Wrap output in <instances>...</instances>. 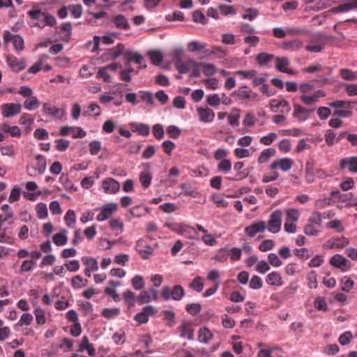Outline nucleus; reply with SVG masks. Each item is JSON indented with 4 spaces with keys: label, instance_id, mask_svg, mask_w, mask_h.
<instances>
[{
    "label": "nucleus",
    "instance_id": "f257e3e1",
    "mask_svg": "<svg viewBox=\"0 0 357 357\" xmlns=\"http://www.w3.org/2000/svg\"><path fill=\"white\" fill-rule=\"evenodd\" d=\"M355 102L349 100H337L328 103V106L337 109L332 114L333 116L337 118H349L350 117L352 112L351 104Z\"/></svg>",
    "mask_w": 357,
    "mask_h": 357
},
{
    "label": "nucleus",
    "instance_id": "f03ea898",
    "mask_svg": "<svg viewBox=\"0 0 357 357\" xmlns=\"http://www.w3.org/2000/svg\"><path fill=\"white\" fill-rule=\"evenodd\" d=\"M27 15L33 20L39 19L40 17H43V24L40 22H35L32 26L43 28L45 26H49L53 27L56 24V18L52 14L43 12L40 9L29 10Z\"/></svg>",
    "mask_w": 357,
    "mask_h": 357
},
{
    "label": "nucleus",
    "instance_id": "7ed1b4c3",
    "mask_svg": "<svg viewBox=\"0 0 357 357\" xmlns=\"http://www.w3.org/2000/svg\"><path fill=\"white\" fill-rule=\"evenodd\" d=\"M185 296V290L181 285H175L172 289L165 286L161 289V296L165 301L172 298L174 301H181Z\"/></svg>",
    "mask_w": 357,
    "mask_h": 357
},
{
    "label": "nucleus",
    "instance_id": "20e7f679",
    "mask_svg": "<svg viewBox=\"0 0 357 357\" xmlns=\"http://www.w3.org/2000/svg\"><path fill=\"white\" fill-rule=\"evenodd\" d=\"M282 213L280 209L275 210L271 214L269 220L266 224L268 230L270 232L273 234H277L280 231L282 225Z\"/></svg>",
    "mask_w": 357,
    "mask_h": 357
},
{
    "label": "nucleus",
    "instance_id": "39448f33",
    "mask_svg": "<svg viewBox=\"0 0 357 357\" xmlns=\"http://www.w3.org/2000/svg\"><path fill=\"white\" fill-rule=\"evenodd\" d=\"M314 110L315 108H307L298 104H294L292 116L298 121L305 122L314 113Z\"/></svg>",
    "mask_w": 357,
    "mask_h": 357
},
{
    "label": "nucleus",
    "instance_id": "423d86ee",
    "mask_svg": "<svg viewBox=\"0 0 357 357\" xmlns=\"http://www.w3.org/2000/svg\"><path fill=\"white\" fill-rule=\"evenodd\" d=\"M231 96L240 100H255L257 98V94L253 92L247 86H241L234 91Z\"/></svg>",
    "mask_w": 357,
    "mask_h": 357
},
{
    "label": "nucleus",
    "instance_id": "0eeeda50",
    "mask_svg": "<svg viewBox=\"0 0 357 357\" xmlns=\"http://www.w3.org/2000/svg\"><path fill=\"white\" fill-rule=\"evenodd\" d=\"M117 204L116 203H108L103 205L101 208H97L100 213L97 216V220L102 222L107 220L116 210Z\"/></svg>",
    "mask_w": 357,
    "mask_h": 357
},
{
    "label": "nucleus",
    "instance_id": "6e6552de",
    "mask_svg": "<svg viewBox=\"0 0 357 357\" xmlns=\"http://www.w3.org/2000/svg\"><path fill=\"white\" fill-rule=\"evenodd\" d=\"M342 170L348 169L352 174H357V156H350L342 158L339 162Z\"/></svg>",
    "mask_w": 357,
    "mask_h": 357
},
{
    "label": "nucleus",
    "instance_id": "1a4fd4ad",
    "mask_svg": "<svg viewBox=\"0 0 357 357\" xmlns=\"http://www.w3.org/2000/svg\"><path fill=\"white\" fill-rule=\"evenodd\" d=\"M330 264L340 269L343 272H345L350 268L349 261L339 254H336L331 257Z\"/></svg>",
    "mask_w": 357,
    "mask_h": 357
},
{
    "label": "nucleus",
    "instance_id": "9d476101",
    "mask_svg": "<svg viewBox=\"0 0 357 357\" xmlns=\"http://www.w3.org/2000/svg\"><path fill=\"white\" fill-rule=\"evenodd\" d=\"M21 109L20 103H6L1 106V114L3 117L9 118L20 114Z\"/></svg>",
    "mask_w": 357,
    "mask_h": 357
},
{
    "label": "nucleus",
    "instance_id": "9b49d317",
    "mask_svg": "<svg viewBox=\"0 0 357 357\" xmlns=\"http://www.w3.org/2000/svg\"><path fill=\"white\" fill-rule=\"evenodd\" d=\"M275 68L276 69L283 73L288 75H296V71L288 68L287 67L290 65L289 59L285 56H276L275 58Z\"/></svg>",
    "mask_w": 357,
    "mask_h": 357
},
{
    "label": "nucleus",
    "instance_id": "f8f14e48",
    "mask_svg": "<svg viewBox=\"0 0 357 357\" xmlns=\"http://www.w3.org/2000/svg\"><path fill=\"white\" fill-rule=\"evenodd\" d=\"M123 56H125L126 59V62L125 63V65L127 67H129L132 62H135V63H137L139 65L144 64L143 66H140L139 68L142 69L145 68L146 67V65L144 63V58L137 52H126L123 53Z\"/></svg>",
    "mask_w": 357,
    "mask_h": 357
},
{
    "label": "nucleus",
    "instance_id": "ddd939ff",
    "mask_svg": "<svg viewBox=\"0 0 357 357\" xmlns=\"http://www.w3.org/2000/svg\"><path fill=\"white\" fill-rule=\"evenodd\" d=\"M267 227V225L264 221H258L254 222L244 229L246 236L249 237H254L257 233H262Z\"/></svg>",
    "mask_w": 357,
    "mask_h": 357
},
{
    "label": "nucleus",
    "instance_id": "4468645a",
    "mask_svg": "<svg viewBox=\"0 0 357 357\" xmlns=\"http://www.w3.org/2000/svg\"><path fill=\"white\" fill-rule=\"evenodd\" d=\"M155 312V308L152 305H147L143 307L142 311L137 313L134 319L139 323V324H146L149 321L150 316Z\"/></svg>",
    "mask_w": 357,
    "mask_h": 357
},
{
    "label": "nucleus",
    "instance_id": "2eb2a0df",
    "mask_svg": "<svg viewBox=\"0 0 357 357\" xmlns=\"http://www.w3.org/2000/svg\"><path fill=\"white\" fill-rule=\"evenodd\" d=\"M43 111L46 115L59 120L64 116L66 113L64 109L57 107H52L51 105L47 102L43 103Z\"/></svg>",
    "mask_w": 357,
    "mask_h": 357
},
{
    "label": "nucleus",
    "instance_id": "dca6fc26",
    "mask_svg": "<svg viewBox=\"0 0 357 357\" xmlns=\"http://www.w3.org/2000/svg\"><path fill=\"white\" fill-rule=\"evenodd\" d=\"M178 330L181 337L187 338L189 340L194 339V329L189 321H183L178 327Z\"/></svg>",
    "mask_w": 357,
    "mask_h": 357
},
{
    "label": "nucleus",
    "instance_id": "f3484780",
    "mask_svg": "<svg viewBox=\"0 0 357 357\" xmlns=\"http://www.w3.org/2000/svg\"><path fill=\"white\" fill-rule=\"evenodd\" d=\"M144 240L139 239L137 241L135 249L143 259H147L153 253V248L149 245H144Z\"/></svg>",
    "mask_w": 357,
    "mask_h": 357
},
{
    "label": "nucleus",
    "instance_id": "a211bd4d",
    "mask_svg": "<svg viewBox=\"0 0 357 357\" xmlns=\"http://www.w3.org/2000/svg\"><path fill=\"white\" fill-rule=\"evenodd\" d=\"M82 261L85 265L84 274L87 277H91V273L98 271V264L96 259L90 257H83Z\"/></svg>",
    "mask_w": 357,
    "mask_h": 357
},
{
    "label": "nucleus",
    "instance_id": "6ab92c4d",
    "mask_svg": "<svg viewBox=\"0 0 357 357\" xmlns=\"http://www.w3.org/2000/svg\"><path fill=\"white\" fill-rule=\"evenodd\" d=\"M102 187L106 193L114 194L120 189L119 183L112 178H108L102 182Z\"/></svg>",
    "mask_w": 357,
    "mask_h": 357
},
{
    "label": "nucleus",
    "instance_id": "aec40b11",
    "mask_svg": "<svg viewBox=\"0 0 357 357\" xmlns=\"http://www.w3.org/2000/svg\"><path fill=\"white\" fill-rule=\"evenodd\" d=\"M7 63L14 72H19L26 67L24 59H18L14 56H8Z\"/></svg>",
    "mask_w": 357,
    "mask_h": 357
},
{
    "label": "nucleus",
    "instance_id": "412c9836",
    "mask_svg": "<svg viewBox=\"0 0 357 357\" xmlns=\"http://www.w3.org/2000/svg\"><path fill=\"white\" fill-rule=\"evenodd\" d=\"M348 3L340 4L329 10L331 13H347L357 8V0L349 1Z\"/></svg>",
    "mask_w": 357,
    "mask_h": 357
},
{
    "label": "nucleus",
    "instance_id": "4be33fe9",
    "mask_svg": "<svg viewBox=\"0 0 357 357\" xmlns=\"http://www.w3.org/2000/svg\"><path fill=\"white\" fill-rule=\"evenodd\" d=\"M293 165V162L290 158H282L274 161L270 166L271 169L274 170L280 168L284 172H287L291 169Z\"/></svg>",
    "mask_w": 357,
    "mask_h": 357
},
{
    "label": "nucleus",
    "instance_id": "5701e85b",
    "mask_svg": "<svg viewBox=\"0 0 357 357\" xmlns=\"http://www.w3.org/2000/svg\"><path fill=\"white\" fill-rule=\"evenodd\" d=\"M179 231L182 235L189 239H199V234L195 228L181 224L178 225Z\"/></svg>",
    "mask_w": 357,
    "mask_h": 357
},
{
    "label": "nucleus",
    "instance_id": "b1692460",
    "mask_svg": "<svg viewBox=\"0 0 357 357\" xmlns=\"http://www.w3.org/2000/svg\"><path fill=\"white\" fill-rule=\"evenodd\" d=\"M199 120L204 123H211L215 118V113L209 108L199 107L197 109Z\"/></svg>",
    "mask_w": 357,
    "mask_h": 357
},
{
    "label": "nucleus",
    "instance_id": "393cba45",
    "mask_svg": "<svg viewBox=\"0 0 357 357\" xmlns=\"http://www.w3.org/2000/svg\"><path fill=\"white\" fill-rule=\"evenodd\" d=\"M78 351L80 352L86 351L91 356L96 355V349L93 345L89 342V338L86 336H84L82 338L81 342L79 344Z\"/></svg>",
    "mask_w": 357,
    "mask_h": 357
},
{
    "label": "nucleus",
    "instance_id": "a878e982",
    "mask_svg": "<svg viewBox=\"0 0 357 357\" xmlns=\"http://www.w3.org/2000/svg\"><path fill=\"white\" fill-rule=\"evenodd\" d=\"M266 282L271 286L280 287L283 284L282 278L277 271H273L266 277Z\"/></svg>",
    "mask_w": 357,
    "mask_h": 357
},
{
    "label": "nucleus",
    "instance_id": "bb28decb",
    "mask_svg": "<svg viewBox=\"0 0 357 357\" xmlns=\"http://www.w3.org/2000/svg\"><path fill=\"white\" fill-rule=\"evenodd\" d=\"M270 107L271 110L274 112H277L280 107L283 108L284 109L281 110V112L284 111L289 112L290 110V107L288 102L286 100H278L275 99H273L270 101Z\"/></svg>",
    "mask_w": 357,
    "mask_h": 357
},
{
    "label": "nucleus",
    "instance_id": "cd10ccee",
    "mask_svg": "<svg viewBox=\"0 0 357 357\" xmlns=\"http://www.w3.org/2000/svg\"><path fill=\"white\" fill-rule=\"evenodd\" d=\"M276 56L273 54L260 52L257 55L256 61L260 66H267L268 63L275 61Z\"/></svg>",
    "mask_w": 357,
    "mask_h": 357
},
{
    "label": "nucleus",
    "instance_id": "c85d7f7f",
    "mask_svg": "<svg viewBox=\"0 0 357 357\" xmlns=\"http://www.w3.org/2000/svg\"><path fill=\"white\" fill-rule=\"evenodd\" d=\"M116 27L121 29L129 30L130 26L124 15L119 14L114 17L112 20Z\"/></svg>",
    "mask_w": 357,
    "mask_h": 357
},
{
    "label": "nucleus",
    "instance_id": "c756f323",
    "mask_svg": "<svg viewBox=\"0 0 357 357\" xmlns=\"http://www.w3.org/2000/svg\"><path fill=\"white\" fill-rule=\"evenodd\" d=\"M349 241L347 238L341 237L340 238L334 239L333 241H328L326 244V247L329 248H343L348 245Z\"/></svg>",
    "mask_w": 357,
    "mask_h": 357
},
{
    "label": "nucleus",
    "instance_id": "7c9ffc66",
    "mask_svg": "<svg viewBox=\"0 0 357 357\" xmlns=\"http://www.w3.org/2000/svg\"><path fill=\"white\" fill-rule=\"evenodd\" d=\"M281 46L285 50L296 51L302 48L303 47V44L300 40L295 39L293 40L284 41Z\"/></svg>",
    "mask_w": 357,
    "mask_h": 357
},
{
    "label": "nucleus",
    "instance_id": "2f4dec72",
    "mask_svg": "<svg viewBox=\"0 0 357 357\" xmlns=\"http://www.w3.org/2000/svg\"><path fill=\"white\" fill-rule=\"evenodd\" d=\"M213 335L210 330L206 327H202L198 331V340L201 343L207 344Z\"/></svg>",
    "mask_w": 357,
    "mask_h": 357
},
{
    "label": "nucleus",
    "instance_id": "473e14b6",
    "mask_svg": "<svg viewBox=\"0 0 357 357\" xmlns=\"http://www.w3.org/2000/svg\"><path fill=\"white\" fill-rule=\"evenodd\" d=\"M133 132H137L139 135L146 137L150 133V127L146 123H132L130 124Z\"/></svg>",
    "mask_w": 357,
    "mask_h": 357
},
{
    "label": "nucleus",
    "instance_id": "72a5a7b5",
    "mask_svg": "<svg viewBox=\"0 0 357 357\" xmlns=\"http://www.w3.org/2000/svg\"><path fill=\"white\" fill-rule=\"evenodd\" d=\"M276 154V151L273 148H267L264 149L257 159L260 164L267 162L269 159Z\"/></svg>",
    "mask_w": 357,
    "mask_h": 357
},
{
    "label": "nucleus",
    "instance_id": "f704fd0d",
    "mask_svg": "<svg viewBox=\"0 0 357 357\" xmlns=\"http://www.w3.org/2000/svg\"><path fill=\"white\" fill-rule=\"evenodd\" d=\"M39 105L40 101L36 96H31L27 98L23 103L24 107L29 111H32L37 109Z\"/></svg>",
    "mask_w": 357,
    "mask_h": 357
},
{
    "label": "nucleus",
    "instance_id": "c9c22d12",
    "mask_svg": "<svg viewBox=\"0 0 357 357\" xmlns=\"http://www.w3.org/2000/svg\"><path fill=\"white\" fill-rule=\"evenodd\" d=\"M101 114L100 107L96 103H91L88 107L87 110H84L82 113V115L84 116H99Z\"/></svg>",
    "mask_w": 357,
    "mask_h": 357
},
{
    "label": "nucleus",
    "instance_id": "e433bc0d",
    "mask_svg": "<svg viewBox=\"0 0 357 357\" xmlns=\"http://www.w3.org/2000/svg\"><path fill=\"white\" fill-rule=\"evenodd\" d=\"M67 231L63 230L60 233L54 234L53 236V242L57 246H62L67 243L68 237L66 236Z\"/></svg>",
    "mask_w": 357,
    "mask_h": 357
},
{
    "label": "nucleus",
    "instance_id": "4c0bfd02",
    "mask_svg": "<svg viewBox=\"0 0 357 357\" xmlns=\"http://www.w3.org/2000/svg\"><path fill=\"white\" fill-rule=\"evenodd\" d=\"M148 55L154 66H160L163 61V54L160 51H149Z\"/></svg>",
    "mask_w": 357,
    "mask_h": 357
},
{
    "label": "nucleus",
    "instance_id": "58836bf2",
    "mask_svg": "<svg viewBox=\"0 0 357 357\" xmlns=\"http://www.w3.org/2000/svg\"><path fill=\"white\" fill-rule=\"evenodd\" d=\"M123 296L126 304L128 307H134L136 301H137L135 294L131 290H126L123 294Z\"/></svg>",
    "mask_w": 357,
    "mask_h": 357
},
{
    "label": "nucleus",
    "instance_id": "ea45409f",
    "mask_svg": "<svg viewBox=\"0 0 357 357\" xmlns=\"http://www.w3.org/2000/svg\"><path fill=\"white\" fill-rule=\"evenodd\" d=\"M206 47V43L197 40H193L188 43V50L190 52H202Z\"/></svg>",
    "mask_w": 357,
    "mask_h": 357
},
{
    "label": "nucleus",
    "instance_id": "a19ab883",
    "mask_svg": "<svg viewBox=\"0 0 357 357\" xmlns=\"http://www.w3.org/2000/svg\"><path fill=\"white\" fill-rule=\"evenodd\" d=\"M36 160H37V163L35 170L37 171L39 174H43L47 166L45 158L43 155L38 154L36 156Z\"/></svg>",
    "mask_w": 357,
    "mask_h": 357
},
{
    "label": "nucleus",
    "instance_id": "79ce46f5",
    "mask_svg": "<svg viewBox=\"0 0 357 357\" xmlns=\"http://www.w3.org/2000/svg\"><path fill=\"white\" fill-rule=\"evenodd\" d=\"M245 13L241 16L243 20H254L259 15V10L255 8H244Z\"/></svg>",
    "mask_w": 357,
    "mask_h": 357
},
{
    "label": "nucleus",
    "instance_id": "37998d69",
    "mask_svg": "<svg viewBox=\"0 0 357 357\" xmlns=\"http://www.w3.org/2000/svg\"><path fill=\"white\" fill-rule=\"evenodd\" d=\"M64 220L68 227L73 228L76 223V216L75 211L73 210L69 209L64 216Z\"/></svg>",
    "mask_w": 357,
    "mask_h": 357
},
{
    "label": "nucleus",
    "instance_id": "c03bdc74",
    "mask_svg": "<svg viewBox=\"0 0 357 357\" xmlns=\"http://www.w3.org/2000/svg\"><path fill=\"white\" fill-rule=\"evenodd\" d=\"M200 66L203 68V73L206 76H212L217 73V68L213 63H200Z\"/></svg>",
    "mask_w": 357,
    "mask_h": 357
},
{
    "label": "nucleus",
    "instance_id": "a18cd8bd",
    "mask_svg": "<svg viewBox=\"0 0 357 357\" xmlns=\"http://www.w3.org/2000/svg\"><path fill=\"white\" fill-rule=\"evenodd\" d=\"M131 282L133 288L137 291L142 290L145 287L144 278L139 275H135Z\"/></svg>",
    "mask_w": 357,
    "mask_h": 357
},
{
    "label": "nucleus",
    "instance_id": "49530a36",
    "mask_svg": "<svg viewBox=\"0 0 357 357\" xmlns=\"http://www.w3.org/2000/svg\"><path fill=\"white\" fill-rule=\"evenodd\" d=\"M37 217L39 219H45L47 217V204L43 202L38 203L36 206Z\"/></svg>",
    "mask_w": 357,
    "mask_h": 357
},
{
    "label": "nucleus",
    "instance_id": "de8ad7c7",
    "mask_svg": "<svg viewBox=\"0 0 357 357\" xmlns=\"http://www.w3.org/2000/svg\"><path fill=\"white\" fill-rule=\"evenodd\" d=\"M294 253L296 256L301 258L303 260L309 259L313 254L312 250L305 248L301 249H294Z\"/></svg>",
    "mask_w": 357,
    "mask_h": 357
},
{
    "label": "nucleus",
    "instance_id": "09e8293b",
    "mask_svg": "<svg viewBox=\"0 0 357 357\" xmlns=\"http://www.w3.org/2000/svg\"><path fill=\"white\" fill-rule=\"evenodd\" d=\"M229 123L231 126H237L239 124L240 114L239 109H233L232 113L227 116Z\"/></svg>",
    "mask_w": 357,
    "mask_h": 357
},
{
    "label": "nucleus",
    "instance_id": "8fccbe9b",
    "mask_svg": "<svg viewBox=\"0 0 357 357\" xmlns=\"http://www.w3.org/2000/svg\"><path fill=\"white\" fill-rule=\"evenodd\" d=\"M36 266V261L31 259H26L22 261L20 273H26L32 271Z\"/></svg>",
    "mask_w": 357,
    "mask_h": 357
},
{
    "label": "nucleus",
    "instance_id": "3c124183",
    "mask_svg": "<svg viewBox=\"0 0 357 357\" xmlns=\"http://www.w3.org/2000/svg\"><path fill=\"white\" fill-rule=\"evenodd\" d=\"M190 287L197 292H201L204 289V282L200 276H196L190 284Z\"/></svg>",
    "mask_w": 357,
    "mask_h": 357
},
{
    "label": "nucleus",
    "instance_id": "603ef678",
    "mask_svg": "<svg viewBox=\"0 0 357 357\" xmlns=\"http://www.w3.org/2000/svg\"><path fill=\"white\" fill-rule=\"evenodd\" d=\"M87 283V280L83 279L80 275L74 276L71 280L72 286L76 289L84 287Z\"/></svg>",
    "mask_w": 357,
    "mask_h": 357
},
{
    "label": "nucleus",
    "instance_id": "864d4df0",
    "mask_svg": "<svg viewBox=\"0 0 357 357\" xmlns=\"http://www.w3.org/2000/svg\"><path fill=\"white\" fill-rule=\"evenodd\" d=\"M189 63L191 65L192 68L190 77H199L201 76L200 63H197L195 61L190 60Z\"/></svg>",
    "mask_w": 357,
    "mask_h": 357
},
{
    "label": "nucleus",
    "instance_id": "5fc2aeb1",
    "mask_svg": "<svg viewBox=\"0 0 357 357\" xmlns=\"http://www.w3.org/2000/svg\"><path fill=\"white\" fill-rule=\"evenodd\" d=\"M340 75L342 79L349 81H354L357 79L356 74L351 70L348 68H343L340 70Z\"/></svg>",
    "mask_w": 357,
    "mask_h": 357
},
{
    "label": "nucleus",
    "instance_id": "6e6d98bb",
    "mask_svg": "<svg viewBox=\"0 0 357 357\" xmlns=\"http://www.w3.org/2000/svg\"><path fill=\"white\" fill-rule=\"evenodd\" d=\"M278 138V135L275 132H270L266 136H263L260 138L259 142L261 144L265 146H269L275 141Z\"/></svg>",
    "mask_w": 357,
    "mask_h": 357
},
{
    "label": "nucleus",
    "instance_id": "4d7b16f0",
    "mask_svg": "<svg viewBox=\"0 0 357 357\" xmlns=\"http://www.w3.org/2000/svg\"><path fill=\"white\" fill-rule=\"evenodd\" d=\"M249 287L252 289H259L263 287V281L258 275H253L250 280Z\"/></svg>",
    "mask_w": 357,
    "mask_h": 357
},
{
    "label": "nucleus",
    "instance_id": "13d9d810",
    "mask_svg": "<svg viewBox=\"0 0 357 357\" xmlns=\"http://www.w3.org/2000/svg\"><path fill=\"white\" fill-rule=\"evenodd\" d=\"M181 188L183 193L185 196L196 197L197 192L195 188H194L190 183H183L181 185Z\"/></svg>",
    "mask_w": 357,
    "mask_h": 357
},
{
    "label": "nucleus",
    "instance_id": "bf43d9fd",
    "mask_svg": "<svg viewBox=\"0 0 357 357\" xmlns=\"http://www.w3.org/2000/svg\"><path fill=\"white\" fill-rule=\"evenodd\" d=\"M151 180H152V176L149 173L145 172H142L140 173L139 181H140L142 185L144 188H148L151 185Z\"/></svg>",
    "mask_w": 357,
    "mask_h": 357
},
{
    "label": "nucleus",
    "instance_id": "052dcab7",
    "mask_svg": "<svg viewBox=\"0 0 357 357\" xmlns=\"http://www.w3.org/2000/svg\"><path fill=\"white\" fill-rule=\"evenodd\" d=\"M186 311L191 315L195 316L202 310V305L200 303H190L185 306Z\"/></svg>",
    "mask_w": 357,
    "mask_h": 357
},
{
    "label": "nucleus",
    "instance_id": "680f3d73",
    "mask_svg": "<svg viewBox=\"0 0 357 357\" xmlns=\"http://www.w3.org/2000/svg\"><path fill=\"white\" fill-rule=\"evenodd\" d=\"M102 316L107 319H112L117 317L120 314V309L116 308H105L102 311Z\"/></svg>",
    "mask_w": 357,
    "mask_h": 357
},
{
    "label": "nucleus",
    "instance_id": "e2e57ef3",
    "mask_svg": "<svg viewBox=\"0 0 357 357\" xmlns=\"http://www.w3.org/2000/svg\"><path fill=\"white\" fill-rule=\"evenodd\" d=\"M167 133L168 134L169 137L173 139H177L181 135V130L178 127L172 125L167 127Z\"/></svg>",
    "mask_w": 357,
    "mask_h": 357
},
{
    "label": "nucleus",
    "instance_id": "0e129e2a",
    "mask_svg": "<svg viewBox=\"0 0 357 357\" xmlns=\"http://www.w3.org/2000/svg\"><path fill=\"white\" fill-rule=\"evenodd\" d=\"M137 300L139 304L143 305L150 303L153 299L151 298L149 292L147 291H142Z\"/></svg>",
    "mask_w": 357,
    "mask_h": 357
},
{
    "label": "nucleus",
    "instance_id": "69168bd1",
    "mask_svg": "<svg viewBox=\"0 0 357 357\" xmlns=\"http://www.w3.org/2000/svg\"><path fill=\"white\" fill-rule=\"evenodd\" d=\"M68 9L75 19L79 18L82 14V6L80 4L70 5Z\"/></svg>",
    "mask_w": 357,
    "mask_h": 357
},
{
    "label": "nucleus",
    "instance_id": "338daca9",
    "mask_svg": "<svg viewBox=\"0 0 357 357\" xmlns=\"http://www.w3.org/2000/svg\"><path fill=\"white\" fill-rule=\"evenodd\" d=\"M324 137L326 144L330 146H333L335 142H337L336 134L332 130H328Z\"/></svg>",
    "mask_w": 357,
    "mask_h": 357
},
{
    "label": "nucleus",
    "instance_id": "774afa93",
    "mask_svg": "<svg viewBox=\"0 0 357 357\" xmlns=\"http://www.w3.org/2000/svg\"><path fill=\"white\" fill-rule=\"evenodd\" d=\"M94 68L90 66L84 65L79 70V75L83 78H89L94 73Z\"/></svg>",
    "mask_w": 357,
    "mask_h": 357
}]
</instances>
